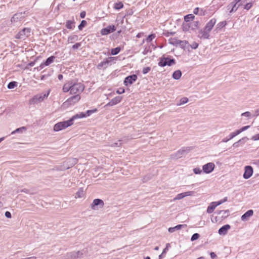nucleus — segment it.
Instances as JSON below:
<instances>
[{
    "instance_id": "43",
    "label": "nucleus",
    "mask_w": 259,
    "mask_h": 259,
    "mask_svg": "<svg viewBox=\"0 0 259 259\" xmlns=\"http://www.w3.org/2000/svg\"><path fill=\"white\" fill-rule=\"evenodd\" d=\"M202 171V170L199 167H195L193 169V172L196 175L201 174Z\"/></svg>"
},
{
    "instance_id": "27",
    "label": "nucleus",
    "mask_w": 259,
    "mask_h": 259,
    "mask_svg": "<svg viewBox=\"0 0 259 259\" xmlns=\"http://www.w3.org/2000/svg\"><path fill=\"white\" fill-rule=\"evenodd\" d=\"M182 76V72L180 70L175 71L172 73V78L176 80L179 79Z\"/></svg>"
},
{
    "instance_id": "57",
    "label": "nucleus",
    "mask_w": 259,
    "mask_h": 259,
    "mask_svg": "<svg viewBox=\"0 0 259 259\" xmlns=\"http://www.w3.org/2000/svg\"><path fill=\"white\" fill-rule=\"evenodd\" d=\"M76 36L75 35H73V36H70L69 37V41H70L71 42H72V40L73 39H76Z\"/></svg>"
},
{
    "instance_id": "55",
    "label": "nucleus",
    "mask_w": 259,
    "mask_h": 259,
    "mask_svg": "<svg viewBox=\"0 0 259 259\" xmlns=\"http://www.w3.org/2000/svg\"><path fill=\"white\" fill-rule=\"evenodd\" d=\"M5 216L7 218H11V213L9 211H6L5 212Z\"/></svg>"
},
{
    "instance_id": "12",
    "label": "nucleus",
    "mask_w": 259,
    "mask_h": 259,
    "mask_svg": "<svg viewBox=\"0 0 259 259\" xmlns=\"http://www.w3.org/2000/svg\"><path fill=\"white\" fill-rule=\"evenodd\" d=\"M241 6V4L237 5L234 2H232L230 3L227 7V9L229 11V14H231L236 12L239 7Z\"/></svg>"
},
{
    "instance_id": "17",
    "label": "nucleus",
    "mask_w": 259,
    "mask_h": 259,
    "mask_svg": "<svg viewBox=\"0 0 259 259\" xmlns=\"http://www.w3.org/2000/svg\"><path fill=\"white\" fill-rule=\"evenodd\" d=\"M230 227V226L228 224L225 225L219 229L218 233L221 235H225L227 233Z\"/></svg>"
},
{
    "instance_id": "45",
    "label": "nucleus",
    "mask_w": 259,
    "mask_h": 259,
    "mask_svg": "<svg viewBox=\"0 0 259 259\" xmlns=\"http://www.w3.org/2000/svg\"><path fill=\"white\" fill-rule=\"evenodd\" d=\"M252 7V4L251 3H248L245 5L244 9L246 10H249Z\"/></svg>"
},
{
    "instance_id": "46",
    "label": "nucleus",
    "mask_w": 259,
    "mask_h": 259,
    "mask_svg": "<svg viewBox=\"0 0 259 259\" xmlns=\"http://www.w3.org/2000/svg\"><path fill=\"white\" fill-rule=\"evenodd\" d=\"M245 139H246V137H244V138H242L241 139H240L239 140H238L237 142L234 143L233 145V147H238L239 145V143H240L242 140H243Z\"/></svg>"
},
{
    "instance_id": "63",
    "label": "nucleus",
    "mask_w": 259,
    "mask_h": 259,
    "mask_svg": "<svg viewBox=\"0 0 259 259\" xmlns=\"http://www.w3.org/2000/svg\"><path fill=\"white\" fill-rule=\"evenodd\" d=\"M255 116H258V115H259V109H256V110L255 111Z\"/></svg>"
},
{
    "instance_id": "33",
    "label": "nucleus",
    "mask_w": 259,
    "mask_h": 259,
    "mask_svg": "<svg viewBox=\"0 0 259 259\" xmlns=\"http://www.w3.org/2000/svg\"><path fill=\"white\" fill-rule=\"evenodd\" d=\"M121 51V48L120 47H118L111 50V54L112 55H117Z\"/></svg>"
},
{
    "instance_id": "31",
    "label": "nucleus",
    "mask_w": 259,
    "mask_h": 259,
    "mask_svg": "<svg viewBox=\"0 0 259 259\" xmlns=\"http://www.w3.org/2000/svg\"><path fill=\"white\" fill-rule=\"evenodd\" d=\"M195 18L194 15L192 14H188L184 17L185 21L188 22L192 21Z\"/></svg>"
},
{
    "instance_id": "6",
    "label": "nucleus",
    "mask_w": 259,
    "mask_h": 259,
    "mask_svg": "<svg viewBox=\"0 0 259 259\" xmlns=\"http://www.w3.org/2000/svg\"><path fill=\"white\" fill-rule=\"evenodd\" d=\"M104 204V202L102 199H95L91 204V207L94 210H98L103 207Z\"/></svg>"
},
{
    "instance_id": "51",
    "label": "nucleus",
    "mask_w": 259,
    "mask_h": 259,
    "mask_svg": "<svg viewBox=\"0 0 259 259\" xmlns=\"http://www.w3.org/2000/svg\"><path fill=\"white\" fill-rule=\"evenodd\" d=\"M191 48L193 49H196L198 47V44L197 42H194L192 45L191 46Z\"/></svg>"
},
{
    "instance_id": "30",
    "label": "nucleus",
    "mask_w": 259,
    "mask_h": 259,
    "mask_svg": "<svg viewBox=\"0 0 259 259\" xmlns=\"http://www.w3.org/2000/svg\"><path fill=\"white\" fill-rule=\"evenodd\" d=\"M26 131V128L24 126H22L20 128H18L15 131H13L11 133L12 135H14L16 133H23V132H25Z\"/></svg>"
},
{
    "instance_id": "28",
    "label": "nucleus",
    "mask_w": 259,
    "mask_h": 259,
    "mask_svg": "<svg viewBox=\"0 0 259 259\" xmlns=\"http://www.w3.org/2000/svg\"><path fill=\"white\" fill-rule=\"evenodd\" d=\"M169 43L174 46H178L179 44H181V43H185L184 40H180L175 38H172L170 40Z\"/></svg>"
},
{
    "instance_id": "56",
    "label": "nucleus",
    "mask_w": 259,
    "mask_h": 259,
    "mask_svg": "<svg viewBox=\"0 0 259 259\" xmlns=\"http://www.w3.org/2000/svg\"><path fill=\"white\" fill-rule=\"evenodd\" d=\"M149 52V49L147 48H145L144 51H143L142 53L143 55H146Z\"/></svg>"
},
{
    "instance_id": "9",
    "label": "nucleus",
    "mask_w": 259,
    "mask_h": 259,
    "mask_svg": "<svg viewBox=\"0 0 259 259\" xmlns=\"http://www.w3.org/2000/svg\"><path fill=\"white\" fill-rule=\"evenodd\" d=\"M215 167V165L212 162H208L202 166V170L205 174H210Z\"/></svg>"
},
{
    "instance_id": "32",
    "label": "nucleus",
    "mask_w": 259,
    "mask_h": 259,
    "mask_svg": "<svg viewBox=\"0 0 259 259\" xmlns=\"http://www.w3.org/2000/svg\"><path fill=\"white\" fill-rule=\"evenodd\" d=\"M170 247V244L169 243H167L166 244L165 248L163 250L161 254H160L158 256V259H162L163 255L167 252L168 251V248Z\"/></svg>"
},
{
    "instance_id": "11",
    "label": "nucleus",
    "mask_w": 259,
    "mask_h": 259,
    "mask_svg": "<svg viewBox=\"0 0 259 259\" xmlns=\"http://www.w3.org/2000/svg\"><path fill=\"white\" fill-rule=\"evenodd\" d=\"M253 170L251 166L247 165L245 166L244 172L243 177L245 179L250 178L253 174Z\"/></svg>"
},
{
    "instance_id": "34",
    "label": "nucleus",
    "mask_w": 259,
    "mask_h": 259,
    "mask_svg": "<svg viewBox=\"0 0 259 259\" xmlns=\"http://www.w3.org/2000/svg\"><path fill=\"white\" fill-rule=\"evenodd\" d=\"M249 127H250V125L244 126H243L242 127H241V128L237 130L235 132L237 135H239L242 132H244V131H246V130H247L248 128H249Z\"/></svg>"
},
{
    "instance_id": "13",
    "label": "nucleus",
    "mask_w": 259,
    "mask_h": 259,
    "mask_svg": "<svg viewBox=\"0 0 259 259\" xmlns=\"http://www.w3.org/2000/svg\"><path fill=\"white\" fill-rule=\"evenodd\" d=\"M210 31L207 30L206 29V28H204V29H201L199 32L198 36L200 38L202 39H209L210 37Z\"/></svg>"
},
{
    "instance_id": "49",
    "label": "nucleus",
    "mask_w": 259,
    "mask_h": 259,
    "mask_svg": "<svg viewBox=\"0 0 259 259\" xmlns=\"http://www.w3.org/2000/svg\"><path fill=\"white\" fill-rule=\"evenodd\" d=\"M250 113L248 111H247L242 113L241 116L249 117L250 116Z\"/></svg>"
},
{
    "instance_id": "15",
    "label": "nucleus",
    "mask_w": 259,
    "mask_h": 259,
    "mask_svg": "<svg viewBox=\"0 0 259 259\" xmlns=\"http://www.w3.org/2000/svg\"><path fill=\"white\" fill-rule=\"evenodd\" d=\"M122 97L121 96H116L113 98L111 101L108 103L106 106H112L120 103L122 100Z\"/></svg>"
},
{
    "instance_id": "5",
    "label": "nucleus",
    "mask_w": 259,
    "mask_h": 259,
    "mask_svg": "<svg viewBox=\"0 0 259 259\" xmlns=\"http://www.w3.org/2000/svg\"><path fill=\"white\" fill-rule=\"evenodd\" d=\"M189 147H183L172 155V158L178 159L187 154L190 151Z\"/></svg>"
},
{
    "instance_id": "19",
    "label": "nucleus",
    "mask_w": 259,
    "mask_h": 259,
    "mask_svg": "<svg viewBox=\"0 0 259 259\" xmlns=\"http://www.w3.org/2000/svg\"><path fill=\"white\" fill-rule=\"evenodd\" d=\"M193 13L195 15L199 16H204L206 13V10L202 8H199L198 7L195 8L193 10Z\"/></svg>"
},
{
    "instance_id": "59",
    "label": "nucleus",
    "mask_w": 259,
    "mask_h": 259,
    "mask_svg": "<svg viewBox=\"0 0 259 259\" xmlns=\"http://www.w3.org/2000/svg\"><path fill=\"white\" fill-rule=\"evenodd\" d=\"M73 99H76V100H78L80 99V97L78 95H77L72 97L70 100H73Z\"/></svg>"
},
{
    "instance_id": "1",
    "label": "nucleus",
    "mask_w": 259,
    "mask_h": 259,
    "mask_svg": "<svg viewBox=\"0 0 259 259\" xmlns=\"http://www.w3.org/2000/svg\"><path fill=\"white\" fill-rule=\"evenodd\" d=\"M80 118L81 114H77L73 116L70 119L68 120L63 121L56 123L54 126L53 130L55 132H59L63 130L67 127L71 126L73 124L74 120Z\"/></svg>"
},
{
    "instance_id": "47",
    "label": "nucleus",
    "mask_w": 259,
    "mask_h": 259,
    "mask_svg": "<svg viewBox=\"0 0 259 259\" xmlns=\"http://www.w3.org/2000/svg\"><path fill=\"white\" fill-rule=\"evenodd\" d=\"M150 70H151V68L150 67H144L143 69L142 73L144 74H147V73H148L150 71Z\"/></svg>"
},
{
    "instance_id": "21",
    "label": "nucleus",
    "mask_w": 259,
    "mask_h": 259,
    "mask_svg": "<svg viewBox=\"0 0 259 259\" xmlns=\"http://www.w3.org/2000/svg\"><path fill=\"white\" fill-rule=\"evenodd\" d=\"M186 226V225H178L174 227L169 228L168 230L169 233H173L175 231H176V230H180L182 228H184Z\"/></svg>"
},
{
    "instance_id": "64",
    "label": "nucleus",
    "mask_w": 259,
    "mask_h": 259,
    "mask_svg": "<svg viewBox=\"0 0 259 259\" xmlns=\"http://www.w3.org/2000/svg\"><path fill=\"white\" fill-rule=\"evenodd\" d=\"M25 259H36V257L35 256H30V257H26V258H25Z\"/></svg>"
},
{
    "instance_id": "14",
    "label": "nucleus",
    "mask_w": 259,
    "mask_h": 259,
    "mask_svg": "<svg viewBox=\"0 0 259 259\" xmlns=\"http://www.w3.org/2000/svg\"><path fill=\"white\" fill-rule=\"evenodd\" d=\"M81 85L79 83H75L72 81L71 88V94H75L79 92L80 89Z\"/></svg>"
},
{
    "instance_id": "36",
    "label": "nucleus",
    "mask_w": 259,
    "mask_h": 259,
    "mask_svg": "<svg viewBox=\"0 0 259 259\" xmlns=\"http://www.w3.org/2000/svg\"><path fill=\"white\" fill-rule=\"evenodd\" d=\"M188 102V99L186 97H183L180 99L179 103H178L177 105L178 106H180L187 103Z\"/></svg>"
},
{
    "instance_id": "29",
    "label": "nucleus",
    "mask_w": 259,
    "mask_h": 259,
    "mask_svg": "<svg viewBox=\"0 0 259 259\" xmlns=\"http://www.w3.org/2000/svg\"><path fill=\"white\" fill-rule=\"evenodd\" d=\"M22 14L20 13L16 14L11 19L12 22H16L20 20Z\"/></svg>"
},
{
    "instance_id": "37",
    "label": "nucleus",
    "mask_w": 259,
    "mask_h": 259,
    "mask_svg": "<svg viewBox=\"0 0 259 259\" xmlns=\"http://www.w3.org/2000/svg\"><path fill=\"white\" fill-rule=\"evenodd\" d=\"M122 140H118L117 142H113L111 146L112 147H120L122 145Z\"/></svg>"
},
{
    "instance_id": "53",
    "label": "nucleus",
    "mask_w": 259,
    "mask_h": 259,
    "mask_svg": "<svg viewBox=\"0 0 259 259\" xmlns=\"http://www.w3.org/2000/svg\"><path fill=\"white\" fill-rule=\"evenodd\" d=\"M184 42L185 43H181V44H179V45L182 48H184L186 47L187 44H188V41L184 40Z\"/></svg>"
},
{
    "instance_id": "44",
    "label": "nucleus",
    "mask_w": 259,
    "mask_h": 259,
    "mask_svg": "<svg viewBox=\"0 0 259 259\" xmlns=\"http://www.w3.org/2000/svg\"><path fill=\"white\" fill-rule=\"evenodd\" d=\"M227 200H228V197H225L223 199H222L218 201H216V202H217V204H218V205H220L223 204V203L227 201Z\"/></svg>"
},
{
    "instance_id": "20",
    "label": "nucleus",
    "mask_w": 259,
    "mask_h": 259,
    "mask_svg": "<svg viewBox=\"0 0 259 259\" xmlns=\"http://www.w3.org/2000/svg\"><path fill=\"white\" fill-rule=\"evenodd\" d=\"M253 214V211L252 209H249L246 211L241 217V220L243 221H246L248 218L252 216Z\"/></svg>"
},
{
    "instance_id": "40",
    "label": "nucleus",
    "mask_w": 259,
    "mask_h": 259,
    "mask_svg": "<svg viewBox=\"0 0 259 259\" xmlns=\"http://www.w3.org/2000/svg\"><path fill=\"white\" fill-rule=\"evenodd\" d=\"M200 237V235L198 233H194L192 235V236L191 237V241H194L197 239H198Z\"/></svg>"
},
{
    "instance_id": "16",
    "label": "nucleus",
    "mask_w": 259,
    "mask_h": 259,
    "mask_svg": "<svg viewBox=\"0 0 259 259\" xmlns=\"http://www.w3.org/2000/svg\"><path fill=\"white\" fill-rule=\"evenodd\" d=\"M216 22V19L214 18H212L206 23L204 28H206V29H207V30L211 31L213 27H214V25L215 24Z\"/></svg>"
},
{
    "instance_id": "58",
    "label": "nucleus",
    "mask_w": 259,
    "mask_h": 259,
    "mask_svg": "<svg viewBox=\"0 0 259 259\" xmlns=\"http://www.w3.org/2000/svg\"><path fill=\"white\" fill-rule=\"evenodd\" d=\"M80 46L79 43H77L72 46V48L74 49H77Z\"/></svg>"
},
{
    "instance_id": "18",
    "label": "nucleus",
    "mask_w": 259,
    "mask_h": 259,
    "mask_svg": "<svg viewBox=\"0 0 259 259\" xmlns=\"http://www.w3.org/2000/svg\"><path fill=\"white\" fill-rule=\"evenodd\" d=\"M219 206L216 201L212 202L210 203L209 205L207 208V212L208 213H211L213 212L215 208Z\"/></svg>"
},
{
    "instance_id": "26",
    "label": "nucleus",
    "mask_w": 259,
    "mask_h": 259,
    "mask_svg": "<svg viewBox=\"0 0 259 259\" xmlns=\"http://www.w3.org/2000/svg\"><path fill=\"white\" fill-rule=\"evenodd\" d=\"M97 110L96 109L92 110H88L85 113L82 112V118L87 117L90 116L91 114L96 112Z\"/></svg>"
},
{
    "instance_id": "48",
    "label": "nucleus",
    "mask_w": 259,
    "mask_h": 259,
    "mask_svg": "<svg viewBox=\"0 0 259 259\" xmlns=\"http://www.w3.org/2000/svg\"><path fill=\"white\" fill-rule=\"evenodd\" d=\"M125 92V90L123 88H120L116 91V93L118 94H122Z\"/></svg>"
},
{
    "instance_id": "41",
    "label": "nucleus",
    "mask_w": 259,
    "mask_h": 259,
    "mask_svg": "<svg viewBox=\"0 0 259 259\" xmlns=\"http://www.w3.org/2000/svg\"><path fill=\"white\" fill-rule=\"evenodd\" d=\"M185 197L184 192L178 194L175 198V200H180Z\"/></svg>"
},
{
    "instance_id": "24",
    "label": "nucleus",
    "mask_w": 259,
    "mask_h": 259,
    "mask_svg": "<svg viewBox=\"0 0 259 259\" xmlns=\"http://www.w3.org/2000/svg\"><path fill=\"white\" fill-rule=\"evenodd\" d=\"M237 135H238L236 134V132L235 131L234 132L231 133L229 135L228 137H226V138H224L222 140V142H223V143H227L229 140H231L232 139H233V138H234L235 137H236Z\"/></svg>"
},
{
    "instance_id": "8",
    "label": "nucleus",
    "mask_w": 259,
    "mask_h": 259,
    "mask_svg": "<svg viewBox=\"0 0 259 259\" xmlns=\"http://www.w3.org/2000/svg\"><path fill=\"white\" fill-rule=\"evenodd\" d=\"M116 30V27L113 25H108L105 28H104L101 30V34L102 35H106Z\"/></svg>"
},
{
    "instance_id": "61",
    "label": "nucleus",
    "mask_w": 259,
    "mask_h": 259,
    "mask_svg": "<svg viewBox=\"0 0 259 259\" xmlns=\"http://www.w3.org/2000/svg\"><path fill=\"white\" fill-rule=\"evenodd\" d=\"M229 213V210L228 209H227V210H223V213L224 214H227V215H228V213Z\"/></svg>"
},
{
    "instance_id": "7",
    "label": "nucleus",
    "mask_w": 259,
    "mask_h": 259,
    "mask_svg": "<svg viewBox=\"0 0 259 259\" xmlns=\"http://www.w3.org/2000/svg\"><path fill=\"white\" fill-rule=\"evenodd\" d=\"M138 76L136 74H132L126 76L124 80V84L126 86L133 84L137 80Z\"/></svg>"
},
{
    "instance_id": "38",
    "label": "nucleus",
    "mask_w": 259,
    "mask_h": 259,
    "mask_svg": "<svg viewBox=\"0 0 259 259\" xmlns=\"http://www.w3.org/2000/svg\"><path fill=\"white\" fill-rule=\"evenodd\" d=\"M17 83L15 81L10 82L8 85V88L9 89H13L17 86Z\"/></svg>"
},
{
    "instance_id": "10",
    "label": "nucleus",
    "mask_w": 259,
    "mask_h": 259,
    "mask_svg": "<svg viewBox=\"0 0 259 259\" xmlns=\"http://www.w3.org/2000/svg\"><path fill=\"white\" fill-rule=\"evenodd\" d=\"M30 30L29 28H24L22 31L18 32L15 37L17 39H24L29 35Z\"/></svg>"
},
{
    "instance_id": "62",
    "label": "nucleus",
    "mask_w": 259,
    "mask_h": 259,
    "mask_svg": "<svg viewBox=\"0 0 259 259\" xmlns=\"http://www.w3.org/2000/svg\"><path fill=\"white\" fill-rule=\"evenodd\" d=\"M175 33V32H167V34L166 35V36H169V35H174Z\"/></svg>"
},
{
    "instance_id": "22",
    "label": "nucleus",
    "mask_w": 259,
    "mask_h": 259,
    "mask_svg": "<svg viewBox=\"0 0 259 259\" xmlns=\"http://www.w3.org/2000/svg\"><path fill=\"white\" fill-rule=\"evenodd\" d=\"M72 83V81H69L68 82L64 84V85L63 87V91L65 93H66L69 91L71 92Z\"/></svg>"
},
{
    "instance_id": "23",
    "label": "nucleus",
    "mask_w": 259,
    "mask_h": 259,
    "mask_svg": "<svg viewBox=\"0 0 259 259\" xmlns=\"http://www.w3.org/2000/svg\"><path fill=\"white\" fill-rule=\"evenodd\" d=\"M55 57L54 56H51L49 57L44 64H41L40 65V67L41 68H43L44 66H49L50 64H51L52 63H53L54 61Z\"/></svg>"
},
{
    "instance_id": "42",
    "label": "nucleus",
    "mask_w": 259,
    "mask_h": 259,
    "mask_svg": "<svg viewBox=\"0 0 259 259\" xmlns=\"http://www.w3.org/2000/svg\"><path fill=\"white\" fill-rule=\"evenodd\" d=\"M155 34H151L149 35L146 38L147 41L151 42L155 37Z\"/></svg>"
},
{
    "instance_id": "3",
    "label": "nucleus",
    "mask_w": 259,
    "mask_h": 259,
    "mask_svg": "<svg viewBox=\"0 0 259 259\" xmlns=\"http://www.w3.org/2000/svg\"><path fill=\"white\" fill-rule=\"evenodd\" d=\"M176 61L174 59H170L168 57H162L160 58L158 63L159 66L164 67L165 66H171L175 64Z\"/></svg>"
},
{
    "instance_id": "52",
    "label": "nucleus",
    "mask_w": 259,
    "mask_h": 259,
    "mask_svg": "<svg viewBox=\"0 0 259 259\" xmlns=\"http://www.w3.org/2000/svg\"><path fill=\"white\" fill-rule=\"evenodd\" d=\"M252 139L254 141L259 140V134H256L252 137Z\"/></svg>"
},
{
    "instance_id": "4",
    "label": "nucleus",
    "mask_w": 259,
    "mask_h": 259,
    "mask_svg": "<svg viewBox=\"0 0 259 259\" xmlns=\"http://www.w3.org/2000/svg\"><path fill=\"white\" fill-rule=\"evenodd\" d=\"M50 94V91L45 94H39L35 95L30 100L32 104H38L42 102L45 99H47Z\"/></svg>"
},
{
    "instance_id": "2",
    "label": "nucleus",
    "mask_w": 259,
    "mask_h": 259,
    "mask_svg": "<svg viewBox=\"0 0 259 259\" xmlns=\"http://www.w3.org/2000/svg\"><path fill=\"white\" fill-rule=\"evenodd\" d=\"M116 60V57H110L107 58L98 64L97 68L99 69L106 68L112 63H115Z\"/></svg>"
},
{
    "instance_id": "39",
    "label": "nucleus",
    "mask_w": 259,
    "mask_h": 259,
    "mask_svg": "<svg viewBox=\"0 0 259 259\" xmlns=\"http://www.w3.org/2000/svg\"><path fill=\"white\" fill-rule=\"evenodd\" d=\"M66 26L68 29H72L74 27V23L71 21H67Z\"/></svg>"
},
{
    "instance_id": "54",
    "label": "nucleus",
    "mask_w": 259,
    "mask_h": 259,
    "mask_svg": "<svg viewBox=\"0 0 259 259\" xmlns=\"http://www.w3.org/2000/svg\"><path fill=\"white\" fill-rule=\"evenodd\" d=\"M210 255L211 258L214 259L217 257L216 254L214 252H211L210 253Z\"/></svg>"
},
{
    "instance_id": "50",
    "label": "nucleus",
    "mask_w": 259,
    "mask_h": 259,
    "mask_svg": "<svg viewBox=\"0 0 259 259\" xmlns=\"http://www.w3.org/2000/svg\"><path fill=\"white\" fill-rule=\"evenodd\" d=\"M185 197L189 196H192L194 194V192L193 191H187L184 192Z\"/></svg>"
},
{
    "instance_id": "25",
    "label": "nucleus",
    "mask_w": 259,
    "mask_h": 259,
    "mask_svg": "<svg viewBox=\"0 0 259 259\" xmlns=\"http://www.w3.org/2000/svg\"><path fill=\"white\" fill-rule=\"evenodd\" d=\"M227 22L226 21H223L219 22L216 26L215 31H218L221 30L223 28L227 25Z\"/></svg>"
},
{
    "instance_id": "35",
    "label": "nucleus",
    "mask_w": 259,
    "mask_h": 259,
    "mask_svg": "<svg viewBox=\"0 0 259 259\" xmlns=\"http://www.w3.org/2000/svg\"><path fill=\"white\" fill-rule=\"evenodd\" d=\"M123 7V5L121 2L116 3L114 4V8L116 10H119L122 9Z\"/></svg>"
},
{
    "instance_id": "60",
    "label": "nucleus",
    "mask_w": 259,
    "mask_h": 259,
    "mask_svg": "<svg viewBox=\"0 0 259 259\" xmlns=\"http://www.w3.org/2000/svg\"><path fill=\"white\" fill-rule=\"evenodd\" d=\"M87 25V21L82 20V29Z\"/></svg>"
}]
</instances>
